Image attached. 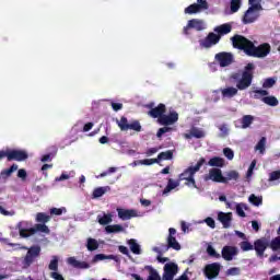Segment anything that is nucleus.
Masks as SVG:
<instances>
[{
	"mask_svg": "<svg viewBox=\"0 0 280 280\" xmlns=\"http://www.w3.org/2000/svg\"><path fill=\"white\" fill-rule=\"evenodd\" d=\"M205 163H207V160L205 158H200L195 166H189L179 175V180H187V178L196 176V173L200 172V167H202Z\"/></svg>",
	"mask_w": 280,
	"mask_h": 280,
	"instance_id": "423d86ee",
	"label": "nucleus"
},
{
	"mask_svg": "<svg viewBox=\"0 0 280 280\" xmlns=\"http://www.w3.org/2000/svg\"><path fill=\"white\" fill-rule=\"evenodd\" d=\"M105 232L110 234V233H124V228L121 224H113V225H107L105 228Z\"/></svg>",
	"mask_w": 280,
	"mask_h": 280,
	"instance_id": "473e14b6",
	"label": "nucleus"
},
{
	"mask_svg": "<svg viewBox=\"0 0 280 280\" xmlns=\"http://www.w3.org/2000/svg\"><path fill=\"white\" fill-rule=\"evenodd\" d=\"M88 250H97L100 248V243H97V240L95 238H88V245H86Z\"/></svg>",
	"mask_w": 280,
	"mask_h": 280,
	"instance_id": "58836bf2",
	"label": "nucleus"
},
{
	"mask_svg": "<svg viewBox=\"0 0 280 280\" xmlns=\"http://www.w3.org/2000/svg\"><path fill=\"white\" fill-rule=\"evenodd\" d=\"M240 246L244 253H248V250H254L255 245H252L248 241H243L241 242Z\"/></svg>",
	"mask_w": 280,
	"mask_h": 280,
	"instance_id": "a18cd8bd",
	"label": "nucleus"
},
{
	"mask_svg": "<svg viewBox=\"0 0 280 280\" xmlns=\"http://www.w3.org/2000/svg\"><path fill=\"white\" fill-rule=\"evenodd\" d=\"M264 10V7H260L259 4H255L254 7H249L248 10L245 11L243 15V24L249 25L250 23H255L257 19H259V12Z\"/></svg>",
	"mask_w": 280,
	"mask_h": 280,
	"instance_id": "20e7f679",
	"label": "nucleus"
},
{
	"mask_svg": "<svg viewBox=\"0 0 280 280\" xmlns=\"http://www.w3.org/2000/svg\"><path fill=\"white\" fill-rule=\"evenodd\" d=\"M244 209H248L246 207V203H237L236 205V213L240 215V218H246V212H244Z\"/></svg>",
	"mask_w": 280,
	"mask_h": 280,
	"instance_id": "c03bdc74",
	"label": "nucleus"
},
{
	"mask_svg": "<svg viewBox=\"0 0 280 280\" xmlns=\"http://www.w3.org/2000/svg\"><path fill=\"white\" fill-rule=\"evenodd\" d=\"M18 229L21 237H30L31 235H33L31 234L32 232H30V230L23 229L22 222L18 223Z\"/></svg>",
	"mask_w": 280,
	"mask_h": 280,
	"instance_id": "37998d69",
	"label": "nucleus"
},
{
	"mask_svg": "<svg viewBox=\"0 0 280 280\" xmlns=\"http://www.w3.org/2000/svg\"><path fill=\"white\" fill-rule=\"evenodd\" d=\"M118 218L120 220H132V218H137V210L122 209L117 208Z\"/></svg>",
	"mask_w": 280,
	"mask_h": 280,
	"instance_id": "aec40b11",
	"label": "nucleus"
},
{
	"mask_svg": "<svg viewBox=\"0 0 280 280\" xmlns=\"http://www.w3.org/2000/svg\"><path fill=\"white\" fill-rule=\"evenodd\" d=\"M154 163H159L158 158L156 159H144L140 161V165H154Z\"/></svg>",
	"mask_w": 280,
	"mask_h": 280,
	"instance_id": "13d9d810",
	"label": "nucleus"
},
{
	"mask_svg": "<svg viewBox=\"0 0 280 280\" xmlns=\"http://www.w3.org/2000/svg\"><path fill=\"white\" fill-rule=\"evenodd\" d=\"M38 257H40V246H31L26 253V256L24 257V266L30 268V266H32V264H34Z\"/></svg>",
	"mask_w": 280,
	"mask_h": 280,
	"instance_id": "0eeeda50",
	"label": "nucleus"
},
{
	"mask_svg": "<svg viewBox=\"0 0 280 280\" xmlns=\"http://www.w3.org/2000/svg\"><path fill=\"white\" fill-rule=\"evenodd\" d=\"M232 45L234 49H240L244 51L246 56L250 58H266L270 54V44L264 43L259 46H255L250 39L246 38L244 35H234L231 37Z\"/></svg>",
	"mask_w": 280,
	"mask_h": 280,
	"instance_id": "f257e3e1",
	"label": "nucleus"
},
{
	"mask_svg": "<svg viewBox=\"0 0 280 280\" xmlns=\"http://www.w3.org/2000/svg\"><path fill=\"white\" fill-rule=\"evenodd\" d=\"M205 180H212L213 183H226V178L222 176V170L211 168L209 174L206 175Z\"/></svg>",
	"mask_w": 280,
	"mask_h": 280,
	"instance_id": "ddd939ff",
	"label": "nucleus"
},
{
	"mask_svg": "<svg viewBox=\"0 0 280 280\" xmlns=\"http://www.w3.org/2000/svg\"><path fill=\"white\" fill-rule=\"evenodd\" d=\"M104 259H113V261H116V264H119L120 261L119 256L106 254H96L93 258V261H104Z\"/></svg>",
	"mask_w": 280,
	"mask_h": 280,
	"instance_id": "393cba45",
	"label": "nucleus"
},
{
	"mask_svg": "<svg viewBox=\"0 0 280 280\" xmlns=\"http://www.w3.org/2000/svg\"><path fill=\"white\" fill-rule=\"evenodd\" d=\"M268 248H270V236H264L254 242V250L256 252L257 257H264V254Z\"/></svg>",
	"mask_w": 280,
	"mask_h": 280,
	"instance_id": "39448f33",
	"label": "nucleus"
},
{
	"mask_svg": "<svg viewBox=\"0 0 280 280\" xmlns=\"http://www.w3.org/2000/svg\"><path fill=\"white\" fill-rule=\"evenodd\" d=\"M97 220L101 226H106L110 224V222H113V214L108 213V214H105L104 217L97 215Z\"/></svg>",
	"mask_w": 280,
	"mask_h": 280,
	"instance_id": "7c9ffc66",
	"label": "nucleus"
},
{
	"mask_svg": "<svg viewBox=\"0 0 280 280\" xmlns=\"http://www.w3.org/2000/svg\"><path fill=\"white\" fill-rule=\"evenodd\" d=\"M18 178H21V180H26L27 179V171L24 168H20L18 171Z\"/></svg>",
	"mask_w": 280,
	"mask_h": 280,
	"instance_id": "052dcab7",
	"label": "nucleus"
},
{
	"mask_svg": "<svg viewBox=\"0 0 280 280\" xmlns=\"http://www.w3.org/2000/svg\"><path fill=\"white\" fill-rule=\"evenodd\" d=\"M255 150H258L260 154H264L266 152V138H261L258 143L255 147Z\"/></svg>",
	"mask_w": 280,
	"mask_h": 280,
	"instance_id": "79ce46f5",
	"label": "nucleus"
},
{
	"mask_svg": "<svg viewBox=\"0 0 280 280\" xmlns=\"http://www.w3.org/2000/svg\"><path fill=\"white\" fill-rule=\"evenodd\" d=\"M106 191H110V187L109 186H105V187H97L93 190V198H102V196H104V194H106Z\"/></svg>",
	"mask_w": 280,
	"mask_h": 280,
	"instance_id": "c756f323",
	"label": "nucleus"
},
{
	"mask_svg": "<svg viewBox=\"0 0 280 280\" xmlns=\"http://www.w3.org/2000/svg\"><path fill=\"white\" fill-rule=\"evenodd\" d=\"M0 213L2 215H14V211H8L5 208H3V206H0Z\"/></svg>",
	"mask_w": 280,
	"mask_h": 280,
	"instance_id": "774afa93",
	"label": "nucleus"
},
{
	"mask_svg": "<svg viewBox=\"0 0 280 280\" xmlns=\"http://www.w3.org/2000/svg\"><path fill=\"white\" fill-rule=\"evenodd\" d=\"M118 250L119 253H121L122 255H126L127 257H130V250H128V247L124 246V245H119L118 246Z\"/></svg>",
	"mask_w": 280,
	"mask_h": 280,
	"instance_id": "0e129e2a",
	"label": "nucleus"
},
{
	"mask_svg": "<svg viewBox=\"0 0 280 280\" xmlns=\"http://www.w3.org/2000/svg\"><path fill=\"white\" fill-rule=\"evenodd\" d=\"M203 272L207 279H210V280L215 279V277L220 275V264L212 262L207 265Z\"/></svg>",
	"mask_w": 280,
	"mask_h": 280,
	"instance_id": "4468645a",
	"label": "nucleus"
},
{
	"mask_svg": "<svg viewBox=\"0 0 280 280\" xmlns=\"http://www.w3.org/2000/svg\"><path fill=\"white\" fill-rule=\"evenodd\" d=\"M176 121H178V112L176 110L170 112L168 115H165V114L162 115V117L158 119V124H160V126H165V127H162L158 130L156 137L161 139L163 135H165L166 132H171L172 128L167 126H174Z\"/></svg>",
	"mask_w": 280,
	"mask_h": 280,
	"instance_id": "f03ea898",
	"label": "nucleus"
},
{
	"mask_svg": "<svg viewBox=\"0 0 280 280\" xmlns=\"http://www.w3.org/2000/svg\"><path fill=\"white\" fill-rule=\"evenodd\" d=\"M237 255V247L225 245L221 250V257L225 261H233V258Z\"/></svg>",
	"mask_w": 280,
	"mask_h": 280,
	"instance_id": "a211bd4d",
	"label": "nucleus"
},
{
	"mask_svg": "<svg viewBox=\"0 0 280 280\" xmlns=\"http://www.w3.org/2000/svg\"><path fill=\"white\" fill-rule=\"evenodd\" d=\"M220 35L215 33H209L207 37L199 40V45L205 49H210V47H213V45H218V43H220Z\"/></svg>",
	"mask_w": 280,
	"mask_h": 280,
	"instance_id": "9d476101",
	"label": "nucleus"
},
{
	"mask_svg": "<svg viewBox=\"0 0 280 280\" xmlns=\"http://www.w3.org/2000/svg\"><path fill=\"white\" fill-rule=\"evenodd\" d=\"M205 222L207 226H210V229H215V220H213V218L208 217L205 219Z\"/></svg>",
	"mask_w": 280,
	"mask_h": 280,
	"instance_id": "e2e57ef3",
	"label": "nucleus"
},
{
	"mask_svg": "<svg viewBox=\"0 0 280 280\" xmlns=\"http://www.w3.org/2000/svg\"><path fill=\"white\" fill-rule=\"evenodd\" d=\"M48 269L52 270L50 272V278L55 280H65V277L62 275L58 273V256H54L48 265Z\"/></svg>",
	"mask_w": 280,
	"mask_h": 280,
	"instance_id": "dca6fc26",
	"label": "nucleus"
},
{
	"mask_svg": "<svg viewBox=\"0 0 280 280\" xmlns=\"http://www.w3.org/2000/svg\"><path fill=\"white\" fill-rule=\"evenodd\" d=\"M233 26L229 23H224L214 27V32L218 34L217 36H220V38H222V36H226V34H231Z\"/></svg>",
	"mask_w": 280,
	"mask_h": 280,
	"instance_id": "412c9836",
	"label": "nucleus"
},
{
	"mask_svg": "<svg viewBox=\"0 0 280 280\" xmlns=\"http://www.w3.org/2000/svg\"><path fill=\"white\" fill-rule=\"evenodd\" d=\"M269 248H271V250L273 252H277L280 249V236H277L271 241H269Z\"/></svg>",
	"mask_w": 280,
	"mask_h": 280,
	"instance_id": "ea45409f",
	"label": "nucleus"
},
{
	"mask_svg": "<svg viewBox=\"0 0 280 280\" xmlns=\"http://www.w3.org/2000/svg\"><path fill=\"white\" fill-rule=\"evenodd\" d=\"M16 170H19V165L12 164L10 168L1 172V176H12L13 172H16Z\"/></svg>",
	"mask_w": 280,
	"mask_h": 280,
	"instance_id": "49530a36",
	"label": "nucleus"
},
{
	"mask_svg": "<svg viewBox=\"0 0 280 280\" xmlns=\"http://www.w3.org/2000/svg\"><path fill=\"white\" fill-rule=\"evenodd\" d=\"M219 130L221 132L220 137H228L229 136V126L226 124H223L219 126Z\"/></svg>",
	"mask_w": 280,
	"mask_h": 280,
	"instance_id": "6e6d98bb",
	"label": "nucleus"
},
{
	"mask_svg": "<svg viewBox=\"0 0 280 280\" xmlns=\"http://www.w3.org/2000/svg\"><path fill=\"white\" fill-rule=\"evenodd\" d=\"M28 233H31V235H35V233H46L49 234V226H47V224L45 223H37L35 224L34 228L28 229Z\"/></svg>",
	"mask_w": 280,
	"mask_h": 280,
	"instance_id": "4be33fe9",
	"label": "nucleus"
},
{
	"mask_svg": "<svg viewBox=\"0 0 280 280\" xmlns=\"http://www.w3.org/2000/svg\"><path fill=\"white\" fill-rule=\"evenodd\" d=\"M224 178H225V183L223 184L226 185L229 180H237L240 178V173L237 171H230L226 173V177Z\"/></svg>",
	"mask_w": 280,
	"mask_h": 280,
	"instance_id": "4c0bfd02",
	"label": "nucleus"
},
{
	"mask_svg": "<svg viewBox=\"0 0 280 280\" xmlns=\"http://www.w3.org/2000/svg\"><path fill=\"white\" fill-rule=\"evenodd\" d=\"M253 71H255V65L247 63L242 73V78L236 83V89L238 91H246V89L253 84Z\"/></svg>",
	"mask_w": 280,
	"mask_h": 280,
	"instance_id": "7ed1b4c3",
	"label": "nucleus"
},
{
	"mask_svg": "<svg viewBox=\"0 0 280 280\" xmlns=\"http://www.w3.org/2000/svg\"><path fill=\"white\" fill-rule=\"evenodd\" d=\"M273 84H277V80H275L273 78H268L262 83V88L264 89H272Z\"/></svg>",
	"mask_w": 280,
	"mask_h": 280,
	"instance_id": "603ef678",
	"label": "nucleus"
},
{
	"mask_svg": "<svg viewBox=\"0 0 280 280\" xmlns=\"http://www.w3.org/2000/svg\"><path fill=\"white\" fill-rule=\"evenodd\" d=\"M269 183H275V180H280V170L272 171L269 173Z\"/></svg>",
	"mask_w": 280,
	"mask_h": 280,
	"instance_id": "8fccbe9b",
	"label": "nucleus"
},
{
	"mask_svg": "<svg viewBox=\"0 0 280 280\" xmlns=\"http://www.w3.org/2000/svg\"><path fill=\"white\" fill-rule=\"evenodd\" d=\"M223 154L225 158H228L229 161H233L235 153L233 152V149L231 148H225L223 149Z\"/></svg>",
	"mask_w": 280,
	"mask_h": 280,
	"instance_id": "5fc2aeb1",
	"label": "nucleus"
},
{
	"mask_svg": "<svg viewBox=\"0 0 280 280\" xmlns=\"http://www.w3.org/2000/svg\"><path fill=\"white\" fill-rule=\"evenodd\" d=\"M218 220L223 225V229H231V222H233V213L219 212Z\"/></svg>",
	"mask_w": 280,
	"mask_h": 280,
	"instance_id": "6ab92c4d",
	"label": "nucleus"
},
{
	"mask_svg": "<svg viewBox=\"0 0 280 280\" xmlns=\"http://www.w3.org/2000/svg\"><path fill=\"white\" fill-rule=\"evenodd\" d=\"M80 260L75 259V257H69L68 258V264L72 266L73 268H78V264Z\"/></svg>",
	"mask_w": 280,
	"mask_h": 280,
	"instance_id": "69168bd1",
	"label": "nucleus"
},
{
	"mask_svg": "<svg viewBox=\"0 0 280 280\" xmlns=\"http://www.w3.org/2000/svg\"><path fill=\"white\" fill-rule=\"evenodd\" d=\"M190 132L192 133V137L195 139H202V138H205V131H202V130H200V129H198L196 127L191 128Z\"/></svg>",
	"mask_w": 280,
	"mask_h": 280,
	"instance_id": "de8ad7c7",
	"label": "nucleus"
},
{
	"mask_svg": "<svg viewBox=\"0 0 280 280\" xmlns=\"http://www.w3.org/2000/svg\"><path fill=\"white\" fill-rule=\"evenodd\" d=\"M177 272H178V265L174 262H170L164 266V275L176 277Z\"/></svg>",
	"mask_w": 280,
	"mask_h": 280,
	"instance_id": "b1692460",
	"label": "nucleus"
},
{
	"mask_svg": "<svg viewBox=\"0 0 280 280\" xmlns=\"http://www.w3.org/2000/svg\"><path fill=\"white\" fill-rule=\"evenodd\" d=\"M210 167H222L224 165V159L220 156L211 158L208 162Z\"/></svg>",
	"mask_w": 280,
	"mask_h": 280,
	"instance_id": "cd10ccee",
	"label": "nucleus"
},
{
	"mask_svg": "<svg viewBox=\"0 0 280 280\" xmlns=\"http://www.w3.org/2000/svg\"><path fill=\"white\" fill-rule=\"evenodd\" d=\"M207 253L209 255V257H214L215 259H220V254H218V252H215V248H213V246L208 245L207 247Z\"/></svg>",
	"mask_w": 280,
	"mask_h": 280,
	"instance_id": "3c124183",
	"label": "nucleus"
},
{
	"mask_svg": "<svg viewBox=\"0 0 280 280\" xmlns=\"http://www.w3.org/2000/svg\"><path fill=\"white\" fill-rule=\"evenodd\" d=\"M241 8H242V0H231L230 10L232 14H235V12H238Z\"/></svg>",
	"mask_w": 280,
	"mask_h": 280,
	"instance_id": "e433bc0d",
	"label": "nucleus"
},
{
	"mask_svg": "<svg viewBox=\"0 0 280 280\" xmlns=\"http://www.w3.org/2000/svg\"><path fill=\"white\" fill-rule=\"evenodd\" d=\"M261 102L267 104V106H279V100L276 96H264Z\"/></svg>",
	"mask_w": 280,
	"mask_h": 280,
	"instance_id": "72a5a7b5",
	"label": "nucleus"
},
{
	"mask_svg": "<svg viewBox=\"0 0 280 280\" xmlns=\"http://www.w3.org/2000/svg\"><path fill=\"white\" fill-rule=\"evenodd\" d=\"M164 113H167V107L165 104L160 103L156 107H151V109L148 112V115L153 119L160 120Z\"/></svg>",
	"mask_w": 280,
	"mask_h": 280,
	"instance_id": "2eb2a0df",
	"label": "nucleus"
},
{
	"mask_svg": "<svg viewBox=\"0 0 280 280\" xmlns=\"http://www.w3.org/2000/svg\"><path fill=\"white\" fill-rule=\"evenodd\" d=\"M178 185H180L179 180H174L172 178L168 179L166 187L163 190V194H170V191H172L173 189H176V187H178Z\"/></svg>",
	"mask_w": 280,
	"mask_h": 280,
	"instance_id": "c85d7f7f",
	"label": "nucleus"
},
{
	"mask_svg": "<svg viewBox=\"0 0 280 280\" xmlns=\"http://www.w3.org/2000/svg\"><path fill=\"white\" fill-rule=\"evenodd\" d=\"M241 272V269L238 267H232L226 270L225 275L226 277H237Z\"/></svg>",
	"mask_w": 280,
	"mask_h": 280,
	"instance_id": "09e8293b",
	"label": "nucleus"
},
{
	"mask_svg": "<svg viewBox=\"0 0 280 280\" xmlns=\"http://www.w3.org/2000/svg\"><path fill=\"white\" fill-rule=\"evenodd\" d=\"M118 127L122 131L135 130V132H141L142 130L141 122H139V120H133L129 124L128 118L124 116L120 118V121L118 122Z\"/></svg>",
	"mask_w": 280,
	"mask_h": 280,
	"instance_id": "6e6552de",
	"label": "nucleus"
},
{
	"mask_svg": "<svg viewBox=\"0 0 280 280\" xmlns=\"http://www.w3.org/2000/svg\"><path fill=\"white\" fill-rule=\"evenodd\" d=\"M77 268H79L80 270H86V269L91 268V265L86 261L79 260Z\"/></svg>",
	"mask_w": 280,
	"mask_h": 280,
	"instance_id": "680f3d73",
	"label": "nucleus"
},
{
	"mask_svg": "<svg viewBox=\"0 0 280 280\" xmlns=\"http://www.w3.org/2000/svg\"><path fill=\"white\" fill-rule=\"evenodd\" d=\"M188 27H190V30H197V32H202V30H205V22L202 20L192 19L188 21Z\"/></svg>",
	"mask_w": 280,
	"mask_h": 280,
	"instance_id": "5701e85b",
	"label": "nucleus"
},
{
	"mask_svg": "<svg viewBox=\"0 0 280 280\" xmlns=\"http://www.w3.org/2000/svg\"><path fill=\"white\" fill-rule=\"evenodd\" d=\"M128 245L130 247L131 253H133V255H141V245L137 243V240L135 238L129 240Z\"/></svg>",
	"mask_w": 280,
	"mask_h": 280,
	"instance_id": "a878e982",
	"label": "nucleus"
},
{
	"mask_svg": "<svg viewBox=\"0 0 280 280\" xmlns=\"http://www.w3.org/2000/svg\"><path fill=\"white\" fill-rule=\"evenodd\" d=\"M62 211H67L66 208H51L50 214L51 215H62Z\"/></svg>",
	"mask_w": 280,
	"mask_h": 280,
	"instance_id": "bf43d9fd",
	"label": "nucleus"
},
{
	"mask_svg": "<svg viewBox=\"0 0 280 280\" xmlns=\"http://www.w3.org/2000/svg\"><path fill=\"white\" fill-rule=\"evenodd\" d=\"M51 220V217L49 214H46L45 212H38L36 214V222H39L40 224H47Z\"/></svg>",
	"mask_w": 280,
	"mask_h": 280,
	"instance_id": "f704fd0d",
	"label": "nucleus"
},
{
	"mask_svg": "<svg viewBox=\"0 0 280 280\" xmlns=\"http://www.w3.org/2000/svg\"><path fill=\"white\" fill-rule=\"evenodd\" d=\"M202 10H209V2L207 0H197V3L188 5L184 12L185 14H198Z\"/></svg>",
	"mask_w": 280,
	"mask_h": 280,
	"instance_id": "1a4fd4ad",
	"label": "nucleus"
},
{
	"mask_svg": "<svg viewBox=\"0 0 280 280\" xmlns=\"http://www.w3.org/2000/svg\"><path fill=\"white\" fill-rule=\"evenodd\" d=\"M176 229L170 228L168 229V236L166 238L167 246H165V250H170V248H173V250H180V243L176 241Z\"/></svg>",
	"mask_w": 280,
	"mask_h": 280,
	"instance_id": "9b49d317",
	"label": "nucleus"
},
{
	"mask_svg": "<svg viewBox=\"0 0 280 280\" xmlns=\"http://www.w3.org/2000/svg\"><path fill=\"white\" fill-rule=\"evenodd\" d=\"M221 93H222V97H235V95H237V88H233V86H230V88H225L223 90H221Z\"/></svg>",
	"mask_w": 280,
	"mask_h": 280,
	"instance_id": "bb28decb",
	"label": "nucleus"
},
{
	"mask_svg": "<svg viewBox=\"0 0 280 280\" xmlns=\"http://www.w3.org/2000/svg\"><path fill=\"white\" fill-rule=\"evenodd\" d=\"M254 93L255 100H259V97H266V95L269 94L267 90H256Z\"/></svg>",
	"mask_w": 280,
	"mask_h": 280,
	"instance_id": "4d7b16f0",
	"label": "nucleus"
},
{
	"mask_svg": "<svg viewBox=\"0 0 280 280\" xmlns=\"http://www.w3.org/2000/svg\"><path fill=\"white\" fill-rule=\"evenodd\" d=\"M148 280H161V276L155 269L150 268Z\"/></svg>",
	"mask_w": 280,
	"mask_h": 280,
	"instance_id": "864d4df0",
	"label": "nucleus"
},
{
	"mask_svg": "<svg viewBox=\"0 0 280 280\" xmlns=\"http://www.w3.org/2000/svg\"><path fill=\"white\" fill-rule=\"evenodd\" d=\"M248 200L252 205H254V207H259V205L264 202V199L261 197L255 196V194H252Z\"/></svg>",
	"mask_w": 280,
	"mask_h": 280,
	"instance_id": "a19ab883",
	"label": "nucleus"
},
{
	"mask_svg": "<svg viewBox=\"0 0 280 280\" xmlns=\"http://www.w3.org/2000/svg\"><path fill=\"white\" fill-rule=\"evenodd\" d=\"M27 152L23 150H7V160L8 161H27L28 159Z\"/></svg>",
	"mask_w": 280,
	"mask_h": 280,
	"instance_id": "f8f14e48",
	"label": "nucleus"
},
{
	"mask_svg": "<svg viewBox=\"0 0 280 280\" xmlns=\"http://www.w3.org/2000/svg\"><path fill=\"white\" fill-rule=\"evenodd\" d=\"M215 60L219 61L220 67H229V65L233 63V54L219 52L215 55Z\"/></svg>",
	"mask_w": 280,
	"mask_h": 280,
	"instance_id": "f3484780",
	"label": "nucleus"
},
{
	"mask_svg": "<svg viewBox=\"0 0 280 280\" xmlns=\"http://www.w3.org/2000/svg\"><path fill=\"white\" fill-rule=\"evenodd\" d=\"M172 159H174V152H172V150L161 152L158 155L159 163H161V161H172Z\"/></svg>",
	"mask_w": 280,
	"mask_h": 280,
	"instance_id": "2f4dec72",
	"label": "nucleus"
},
{
	"mask_svg": "<svg viewBox=\"0 0 280 280\" xmlns=\"http://www.w3.org/2000/svg\"><path fill=\"white\" fill-rule=\"evenodd\" d=\"M254 119L255 118L250 115L243 116L242 121H241L242 128H244V129L250 128V125L253 124Z\"/></svg>",
	"mask_w": 280,
	"mask_h": 280,
	"instance_id": "c9c22d12",
	"label": "nucleus"
},
{
	"mask_svg": "<svg viewBox=\"0 0 280 280\" xmlns=\"http://www.w3.org/2000/svg\"><path fill=\"white\" fill-rule=\"evenodd\" d=\"M112 108H113V110H115L117 113L118 110H121V108H124V104H121V103H112Z\"/></svg>",
	"mask_w": 280,
	"mask_h": 280,
	"instance_id": "338daca9",
	"label": "nucleus"
}]
</instances>
